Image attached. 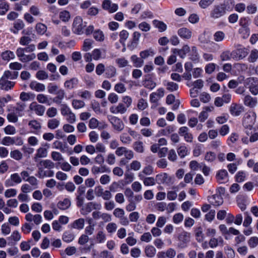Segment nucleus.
Masks as SVG:
<instances>
[{"label":"nucleus","instance_id":"32","mask_svg":"<svg viewBox=\"0 0 258 258\" xmlns=\"http://www.w3.org/2000/svg\"><path fill=\"white\" fill-rule=\"evenodd\" d=\"M55 166V164L50 160L46 159L41 160L38 167H42L43 168H46L48 170L53 169Z\"/></svg>","mask_w":258,"mask_h":258},{"label":"nucleus","instance_id":"31","mask_svg":"<svg viewBox=\"0 0 258 258\" xmlns=\"http://www.w3.org/2000/svg\"><path fill=\"white\" fill-rule=\"evenodd\" d=\"M214 109V107H206L203 111L200 113L199 116V119L201 122H204L208 117V112L212 111Z\"/></svg>","mask_w":258,"mask_h":258},{"label":"nucleus","instance_id":"27","mask_svg":"<svg viewBox=\"0 0 258 258\" xmlns=\"http://www.w3.org/2000/svg\"><path fill=\"white\" fill-rule=\"evenodd\" d=\"M28 125L30 128L32 129L33 131L32 133L38 134L41 128V123L36 120H30L28 123Z\"/></svg>","mask_w":258,"mask_h":258},{"label":"nucleus","instance_id":"56","mask_svg":"<svg viewBox=\"0 0 258 258\" xmlns=\"http://www.w3.org/2000/svg\"><path fill=\"white\" fill-rule=\"evenodd\" d=\"M216 158V153L211 151L207 152L205 156V160L206 161L210 163L214 162Z\"/></svg>","mask_w":258,"mask_h":258},{"label":"nucleus","instance_id":"42","mask_svg":"<svg viewBox=\"0 0 258 258\" xmlns=\"http://www.w3.org/2000/svg\"><path fill=\"white\" fill-rule=\"evenodd\" d=\"M145 252L147 256L153 257L156 254V250L153 246L148 245L145 249Z\"/></svg>","mask_w":258,"mask_h":258},{"label":"nucleus","instance_id":"37","mask_svg":"<svg viewBox=\"0 0 258 258\" xmlns=\"http://www.w3.org/2000/svg\"><path fill=\"white\" fill-rule=\"evenodd\" d=\"M74 234L70 231H65L62 236V239L64 242L70 243L73 241L75 238Z\"/></svg>","mask_w":258,"mask_h":258},{"label":"nucleus","instance_id":"5","mask_svg":"<svg viewBox=\"0 0 258 258\" xmlns=\"http://www.w3.org/2000/svg\"><path fill=\"white\" fill-rule=\"evenodd\" d=\"M244 86L249 89L253 95L258 94V79L256 78H247L244 82Z\"/></svg>","mask_w":258,"mask_h":258},{"label":"nucleus","instance_id":"44","mask_svg":"<svg viewBox=\"0 0 258 258\" xmlns=\"http://www.w3.org/2000/svg\"><path fill=\"white\" fill-rule=\"evenodd\" d=\"M131 59L136 68H140L144 64V61L141 58L138 57L136 55H133L131 56Z\"/></svg>","mask_w":258,"mask_h":258},{"label":"nucleus","instance_id":"24","mask_svg":"<svg viewBox=\"0 0 258 258\" xmlns=\"http://www.w3.org/2000/svg\"><path fill=\"white\" fill-rule=\"evenodd\" d=\"M138 177L143 181L145 186H154L156 184V179L153 177H145L141 174H138Z\"/></svg>","mask_w":258,"mask_h":258},{"label":"nucleus","instance_id":"41","mask_svg":"<svg viewBox=\"0 0 258 258\" xmlns=\"http://www.w3.org/2000/svg\"><path fill=\"white\" fill-rule=\"evenodd\" d=\"M94 41L90 39H85L84 40L82 46V50L84 51H88L93 47Z\"/></svg>","mask_w":258,"mask_h":258},{"label":"nucleus","instance_id":"46","mask_svg":"<svg viewBox=\"0 0 258 258\" xmlns=\"http://www.w3.org/2000/svg\"><path fill=\"white\" fill-rule=\"evenodd\" d=\"M225 37V33L222 31L216 32L213 35L214 40L217 42L222 41Z\"/></svg>","mask_w":258,"mask_h":258},{"label":"nucleus","instance_id":"22","mask_svg":"<svg viewBox=\"0 0 258 258\" xmlns=\"http://www.w3.org/2000/svg\"><path fill=\"white\" fill-rule=\"evenodd\" d=\"M79 83L77 78L74 77L67 80L64 83V87L67 90H73L75 88Z\"/></svg>","mask_w":258,"mask_h":258},{"label":"nucleus","instance_id":"59","mask_svg":"<svg viewBox=\"0 0 258 258\" xmlns=\"http://www.w3.org/2000/svg\"><path fill=\"white\" fill-rule=\"evenodd\" d=\"M72 104L73 107L76 109L82 108L85 105V103L83 101L78 99L73 100Z\"/></svg>","mask_w":258,"mask_h":258},{"label":"nucleus","instance_id":"34","mask_svg":"<svg viewBox=\"0 0 258 258\" xmlns=\"http://www.w3.org/2000/svg\"><path fill=\"white\" fill-rule=\"evenodd\" d=\"M25 24L22 20H18L14 23V28L15 29H11V31L13 33L16 34L18 33L19 30L24 28Z\"/></svg>","mask_w":258,"mask_h":258},{"label":"nucleus","instance_id":"16","mask_svg":"<svg viewBox=\"0 0 258 258\" xmlns=\"http://www.w3.org/2000/svg\"><path fill=\"white\" fill-rule=\"evenodd\" d=\"M217 181L220 183H225L228 180V174L225 169L218 171L216 175Z\"/></svg>","mask_w":258,"mask_h":258},{"label":"nucleus","instance_id":"51","mask_svg":"<svg viewBox=\"0 0 258 258\" xmlns=\"http://www.w3.org/2000/svg\"><path fill=\"white\" fill-rule=\"evenodd\" d=\"M95 239L97 243H103L106 240V235L103 231H99L96 235Z\"/></svg>","mask_w":258,"mask_h":258},{"label":"nucleus","instance_id":"29","mask_svg":"<svg viewBox=\"0 0 258 258\" xmlns=\"http://www.w3.org/2000/svg\"><path fill=\"white\" fill-rule=\"evenodd\" d=\"M71 205V202L68 198H65L60 201L57 204V207L60 210H66L69 209Z\"/></svg>","mask_w":258,"mask_h":258},{"label":"nucleus","instance_id":"47","mask_svg":"<svg viewBox=\"0 0 258 258\" xmlns=\"http://www.w3.org/2000/svg\"><path fill=\"white\" fill-rule=\"evenodd\" d=\"M250 23V20L248 17L241 18L239 21L240 28H249V26Z\"/></svg>","mask_w":258,"mask_h":258},{"label":"nucleus","instance_id":"23","mask_svg":"<svg viewBox=\"0 0 258 258\" xmlns=\"http://www.w3.org/2000/svg\"><path fill=\"white\" fill-rule=\"evenodd\" d=\"M42 167H38L37 176L40 178L45 177H52L54 172L51 170H45Z\"/></svg>","mask_w":258,"mask_h":258},{"label":"nucleus","instance_id":"20","mask_svg":"<svg viewBox=\"0 0 258 258\" xmlns=\"http://www.w3.org/2000/svg\"><path fill=\"white\" fill-rule=\"evenodd\" d=\"M25 219L26 221L29 222L33 221L34 223L36 225H39L41 223L42 218V216L39 214L33 215L31 213H29L25 215Z\"/></svg>","mask_w":258,"mask_h":258},{"label":"nucleus","instance_id":"45","mask_svg":"<svg viewBox=\"0 0 258 258\" xmlns=\"http://www.w3.org/2000/svg\"><path fill=\"white\" fill-rule=\"evenodd\" d=\"M3 60L9 61L10 59H14L15 57L14 53L10 50L5 51L1 54Z\"/></svg>","mask_w":258,"mask_h":258},{"label":"nucleus","instance_id":"64","mask_svg":"<svg viewBox=\"0 0 258 258\" xmlns=\"http://www.w3.org/2000/svg\"><path fill=\"white\" fill-rule=\"evenodd\" d=\"M258 58V50L254 49L251 51L248 57V60L250 62H255Z\"/></svg>","mask_w":258,"mask_h":258},{"label":"nucleus","instance_id":"8","mask_svg":"<svg viewBox=\"0 0 258 258\" xmlns=\"http://www.w3.org/2000/svg\"><path fill=\"white\" fill-rule=\"evenodd\" d=\"M178 239L179 241L178 246L180 248H184L189 241L190 234L187 232H183L179 235Z\"/></svg>","mask_w":258,"mask_h":258},{"label":"nucleus","instance_id":"10","mask_svg":"<svg viewBox=\"0 0 258 258\" xmlns=\"http://www.w3.org/2000/svg\"><path fill=\"white\" fill-rule=\"evenodd\" d=\"M235 3L234 0H224L222 3L219 5L226 14L227 12H231L233 10Z\"/></svg>","mask_w":258,"mask_h":258},{"label":"nucleus","instance_id":"54","mask_svg":"<svg viewBox=\"0 0 258 258\" xmlns=\"http://www.w3.org/2000/svg\"><path fill=\"white\" fill-rule=\"evenodd\" d=\"M18 74L19 73L18 72H12L9 71H6L5 72L3 76L8 79L14 80L18 77Z\"/></svg>","mask_w":258,"mask_h":258},{"label":"nucleus","instance_id":"49","mask_svg":"<svg viewBox=\"0 0 258 258\" xmlns=\"http://www.w3.org/2000/svg\"><path fill=\"white\" fill-rule=\"evenodd\" d=\"M153 167L151 165H148L145 166L139 174H141L142 176H145V175H151L153 174Z\"/></svg>","mask_w":258,"mask_h":258},{"label":"nucleus","instance_id":"53","mask_svg":"<svg viewBox=\"0 0 258 258\" xmlns=\"http://www.w3.org/2000/svg\"><path fill=\"white\" fill-rule=\"evenodd\" d=\"M60 124L59 121L56 118H53L48 121L47 126L48 128L54 130L57 128Z\"/></svg>","mask_w":258,"mask_h":258},{"label":"nucleus","instance_id":"35","mask_svg":"<svg viewBox=\"0 0 258 258\" xmlns=\"http://www.w3.org/2000/svg\"><path fill=\"white\" fill-rule=\"evenodd\" d=\"M85 224V220L83 218H80L75 220L71 225L72 228L79 230L83 229Z\"/></svg>","mask_w":258,"mask_h":258},{"label":"nucleus","instance_id":"18","mask_svg":"<svg viewBox=\"0 0 258 258\" xmlns=\"http://www.w3.org/2000/svg\"><path fill=\"white\" fill-rule=\"evenodd\" d=\"M102 8L110 13H114L118 9V6L115 4H112L109 0H104L102 4Z\"/></svg>","mask_w":258,"mask_h":258},{"label":"nucleus","instance_id":"11","mask_svg":"<svg viewBox=\"0 0 258 258\" xmlns=\"http://www.w3.org/2000/svg\"><path fill=\"white\" fill-rule=\"evenodd\" d=\"M229 110L232 115L237 116L244 111V107L237 103H232Z\"/></svg>","mask_w":258,"mask_h":258},{"label":"nucleus","instance_id":"14","mask_svg":"<svg viewBox=\"0 0 258 258\" xmlns=\"http://www.w3.org/2000/svg\"><path fill=\"white\" fill-rule=\"evenodd\" d=\"M243 101L244 105L249 108L254 107L257 103V99L255 97H252L250 95H245L243 99Z\"/></svg>","mask_w":258,"mask_h":258},{"label":"nucleus","instance_id":"63","mask_svg":"<svg viewBox=\"0 0 258 258\" xmlns=\"http://www.w3.org/2000/svg\"><path fill=\"white\" fill-rule=\"evenodd\" d=\"M106 171V167L105 166H93L91 168V172L94 175H96L99 173H103Z\"/></svg>","mask_w":258,"mask_h":258},{"label":"nucleus","instance_id":"50","mask_svg":"<svg viewBox=\"0 0 258 258\" xmlns=\"http://www.w3.org/2000/svg\"><path fill=\"white\" fill-rule=\"evenodd\" d=\"M35 29L38 34L43 35L46 32L47 27L45 25L39 23L36 25Z\"/></svg>","mask_w":258,"mask_h":258},{"label":"nucleus","instance_id":"57","mask_svg":"<svg viewBox=\"0 0 258 258\" xmlns=\"http://www.w3.org/2000/svg\"><path fill=\"white\" fill-rule=\"evenodd\" d=\"M128 32L125 30H122L119 33V41L124 46H125V41L128 38Z\"/></svg>","mask_w":258,"mask_h":258},{"label":"nucleus","instance_id":"28","mask_svg":"<svg viewBox=\"0 0 258 258\" xmlns=\"http://www.w3.org/2000/svg\"><path fill=\"white\" fill-rule=\"evenodd\" d=\"M47 156V149L43 147H39L36 150V153L34 157L35 161L38 159L46 157Z\"/></svg>","mask_w":258,"mask_h":258},{"label":"nucleus","instance_id":"62","mask_svg":"<svg viewBox=\"0 0 258 258\" xmlns=\"http://www.w3.org/2000/svg\"><path fill=\"white\" fill-rule=\"evenodd\" d=\"M238 33L241 35L243 39L247 38L250 33L249 28H239L238 30Z\"/></svg>","mask_w":258,"mask_h":258},{"label":"nucleus","instance_id":"38","mask_svg":"<svg viewBox=\"0 0 258 258\" xmlns=\"http://www.w3.org/2000/svg\"><path fill=\"white\" fill-rule=\"evenodd\" d=\"M141 163L140 161L133 160L130 164L126 167V168L128 169V170L137 171L141 169Z\"/></svg>","mask_w":258,"mask_h":258},{"label":"nucleus","instance_id":"13","mask_svg":"<svg viewBox=\"0 0 258 258\" xmlns=\"http://www.w3.org/2000/svg\"><path fill=\"white\" fill-rule=\"evenodd\" d=\"M127 108L122 103H119L117 106H112L110 108V111L113 114H124Z\"/></svg>","mask_w":258,"mask_h":258},{"label":"nucleus","instance_id":"6","mask_svg":"<svg viewBox=\"0 0 258 258\" xmlns=\"http://www.w3.org/2000/svg\"><path fill=\"white\" fill-rule=\"evenodd\" d=\"M226 15L224 11L219 5H215L210 12V17L214 20H217Z\"/></svg>","mask_w":258,"mask_h":258},{"label":"nucleus","instance_id":"39","mask_svg":"<svg viewBox=\"0 0 258 258\" xmlns=\"http://www.w3.org/2000/svg\"><path fill=\"white\" fill-rule=\"evenodd\" d=\"M116 74V68L113 66H109L105 69V75L106 78H111L114 77Z\"/></svg>","mask_w":258,"mask_h":258},{"label":"nucleus","instance_id":"61","mask_svg":"<svg viewBox=\"0 0 258 258\" xmlns=\"http://www.w3.org/2000/svg\"><path fill=\"white\" fill-rule=\"evenodd\" d=\"M36 99L40 103L48 104V105H50L47 96L44 94H39L37 95Z\"/></svg>","mask_w":258,"mask_h":258},{"label":"nucleus","instance_id":"60","mask_svg":"<svg viewBox=\"0 0 258 258\" xmlns=\"http://www.w3.org/2000/svg\"><path fill=\"white\" fill-rule=\"evenodd\" d=\"M32 41V39L28 36H23L19 39V43L22 46H28L29 44Z\"/></svg>","mask_w":258,"mask_h":258},{"label":"nucleus","instance_id":"15","mask_svg":"<svg viewBox=\"0 0 258 258\" xmlns=\"http://www.w3.org/2000/svg\"><path fill=\"white\" fill-rule=\"evenodd\" d=\"M142 85L144 87L150 90L153 89L156 86V83L153 80L150 75L145 76Z\"/></svg>","mask_w":258,"mask_h":258},{"label":"nucleus","instance_id":"17","mask_svg":"<svg viewBox=\"0 0 258 258\" xmlns=\"http://www.w3.org/2000/svg\"><path fill=\"white\" fill-rule=\"evenodd\" d=\"M178 35L183 39H189L192 37V31L189 29L182 27L177 31Z\"/></svg>","mask_w":258,"mask_h":258},{"label":"nucleus","instance_id":"43","mask_svg":"<svg viewBox=\"0 0 258 258\" xmlns=\"http://www.w3.org/2000/svg\"><path fill=\"white\" fill-rule=\"evenodd\" d=\"M10 155L12 158L17 161H19L23 158V154L18 149L11 151Z\"/></svg>","mask_w":258,"mask_h":258},{"label":"nucleus","instance_id":"12","mask_svg":"<svg viewBox=\"0 0 258 258\" xmlns=\"http://www.w3.org/2000/svg\"><path fill=\"white\" fill-rule=\"evenodd\" d=\"M29 109L32 111H34L39 116H42L45 111V107L43 106L38 104L35 102L30 104Z\"/></svg>","mask_w":258,"mask_h":258},{"label":"nucleus","instance_id":"9","mask_svg":"<svg viewBox=\"0 0 258 258\" xmlns=\"http://www.w3.org/2000/svg\"><path fill=\"white\" fill-rule=\"evenodd\" d=\"M188 131L189 129L187 126H182L179 128L178 134L184 137L185 141L191 143L192 141L193 136Z\"/></svg>","mask_w":258,"mask_h":258},{"label":"nucleus","instance_id":"1","mask_svg":"<svg viewBox=\"0 0 258 258\" xmlns=\"http://www.w3.org/2000/svg\"><path fill=\"white\" fill-rule=\"evenodd\" d=\"M36 49L35 45L34 44H30L25 47H19L17 49L16 53L20 61L23 63L29 62L36 58V55L34 53L27 54L25 53H31L34 51Z\"/></svg>","mask_w":258,"mask_h":258},{"label":"nucleus","instance_id":"55","mask_svg":"<svg viewBox=\"0 0 258 258\" xmlns=\"http://www.w3.org/2000/svg\"><path fill=\"white\" fill-rule=\"evenodd\" d=\"M93 37L97 41H103L104 39V35L103 32L97 30L93 32Z\"/></svg>","mask_w":258,"mask_h":258},{"label":"nucleus","instance_id":"33","mask_svg":"<svg viewBox=\"0 0 258 258\" xmlns=\"http://www.w3.org/2000/svg\"><path fill=\"white\" fill-rule=\"evenodd\" d=\"M152 23L154 27L157 28L160 32H164L167 29V25L163 21L154 20Z\"/></svg>","mask_w":258,"mask_h":258},{"label":"nucleus","instance_id":"30","mask_svg":"<svg viewBox=\"0 0 258 258\" xmlns=\"http://www.w3.org/2000/svg\"><path fill=\"white\" fill-rule=\"evenodd\" d=\"M101 205L95 202L88 203L82 210H85L86 214L91 212L93 210L100 209Z\"/></svg>","mask_w":258,"mask_h":258},{"label":"nucleus","instance_id":"3","mask_svg":"<svg viewBox=\"0 0 258 258\" xmlns=\"http://www.w3.org/2000/svg\"><path fill=\"white\" fill-rule=\"evenodd\" d=\"M235 49L232 51L233 58L235 60H240L244 58L248 54V49L242 45H234Z\"/></svg>","mask_w":258,"mask_h":258},{"label":"nucleus","instance_id":"2","mask_svg":"<svg viewBox=\"0 0 258 258\" xmlns=\"http://www.w3.org/2000/svg\"><path fill=\"white\" fill-rule=\"evenodd\" d=\"M86 27V22H83V19L80 16L76 17L72 24V30L77 35H81L84 33V29Z\"/></svg>","mask_w":258,"mask_h":258},{"label":"nucleus","instance_id":"21","mask_svg":"<svg viewBox=\"0 0 258 258\" xmlns=\"http://www.w3.org/2000/svg\"><path fill=\"white\" fill-rule=\"evenodd\" d=\"M190 51V47L188 45H184L182 48L179 49L174 48L172 50V52L175 54H178L181 58H183L186 54Z\"/></svg>","mask_w":258,"mask_h":258},{"label":"nucleus","instance_id":"25","mask_svg":"<svg viewBox=\"0 0 258 258\" xmlns=\"http://www.w3.org/2000/svg\"><path fill=\"white\" fill-rule=\"evenodd\" d=\"M208 200L210 203L215 207L219 206L223 203L222 198L218 195H213Z\"/></svg>","mask_w":258,"mask_h":258},{"label":"nucleus","instance_id":"52","mask_svg":"<svg viewBox=\"0 0 258 258\" xmlns=\"http://www.w3.org/2000/svg\"><path fill=\"white\" fill-rule=\"evenodd\" d=\"M59 17L62 21L66 22L70 20L71 15L68 11L63 10L59 13Z\"/></svg>","mask_w":258,"mask_h":258},{"label":"nucleus","instance_id":"40","mask_svg":"<svg viewBox=\"0 0 258 258\" xmlns=\"http://www.w3.org/2000/svg\"><path fill=\"white\" fill-rule=\"evenodd\" d=\"M134 150L138 153H142L144 152V144L142 141L135 142L133 145Z\"/></svg>","mask_w":258,"mask_h":258},{"label":"nucleus","instance_id":"7","mask_svg":"<svg viewBox=\"0 0 258 258\" xmlns=\"http://www.w3.org/2000/svg\"><path fill=\"white\" fill-rule=\"evenodd\" d=\"M109 120L114 130L119 132L123 130L124 125L123 121L120 118L116 116H111Z\"/></svg>","mask_w":258,"mask_h":258},{"label":"nucleus","instance_id":"19","mask_svg":"<svg viewBox=\"0 0 258 258\" xmlns=\"http://www.w3.org/2000/svg\"><path fill=\"white\" fill-rule=\"evenodd\" d=\"M14 84V82L9 81L8 79H6L4 76H2L0 79L1 88L3 90L7 91L11 89L13 87Z\"/></svg>","mask_w":258,"mask_h":258},{"label":"nucleus","instance_id":"48","mask_svg":"<svg viewBox=\"0 0 258 258\" xmlns=\"http://www.w3.org/2000/svg\"><path fill=\"white\" fill-rule=\"evenodd\" d=\"M231 57L233 58V53L229 50L224 51L220 55V59L223 61L229 60Z\"/></svg>","mask_w":258,"mask_h":258},{"label":"nucleus","instance_id":"36","mask_svg":"<svg viewBox=\"0 0 258 258\" xmlns=\"http://www.w3.org/2000/svg\"><path fill=\"white\" fill-rule=\"evenodd\" d=\"M55 94L56 96L53 98V101L56 104H60L65 96L66 93L64 90L60 89Z\"/></svg>","mask_w":258,"mask_h":258},{"label":"nucleus","instance_id":"58","mask_svg":"<svg viewBox=\"0 0 258 258\" xmlns=\"http://www.w3.org/2000/svg\"><path fill=\"white\" fill-rule=\"evenodd\" d=\"M155 52L153 49L149 48V49L141 51L140 55L143 59H145L149 56H153Z\"/></svg>","mask_w":258,"mask_h":258},{"label":"nucleus","instance_id":"4","mask_svg":"<svg viewBox=\"0 0 258 258\" xmlns=\"http://www.w3.org/2000/svg\"><path fill=\"white\" fill-rule=\"evenodd\" d=\"M256 119V113L253 111L246 113L243 119V125L245 129L251 130Z\"/></svg>","mask_w":258,"mask_h":258},{"label":"nucleus","instance_id":"26","mask_svg":"<svg viewBox=\"0 0 258 258\" xmlns=\"http://www.w3.org/2000/svg\"><path fill=\"white\" fill-rule=\"evenodd\" d=\"M30 88L36 92H43L45 90V86L42 83L33 81L29 84Z\"/></svg>","mask_w":258,"mask_h":258}]
</instances>
